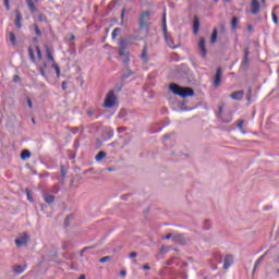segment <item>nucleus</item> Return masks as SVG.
Wrapping results in <instances>:
<instances>
[{"instance_id":"1","label":"nucleus","mask_w":279,"mask_h":279,"mask_svg":"<svg viewBox=\"0 0 279 279\" xmlns=\"http://www.w3.org/2000/svg\"><path fill=\"white\" fill-rule=\"evenodd\" d=\"M170 90L182 98L193 97L194 96V89L191 87H182L178 84H171Z\"/></svg>"},{"instance_id":"2","label":"nucleus","mask_w":279,"mask_h":279,"mask_svg":"<svg viewBox=\"0 0 279 279\" xmlns=\"http://www.w3.org/2000/svg\"><path fill=\"white\" fill-rule=\"evenodd\" d=\"M114 105H117V95L114 94V89H111L106 95L104 107L112 108Z\"/></svg>"},{"instance_id":"3","label":"nucleus","mask_w":279,"mask_h":279,"mask_svg":"<svg viewBox=\"0 0 279 279\" xmlns=\"http://www.w3.org/2000/svg\"><path fill=\"white\" fill-rule=\"evenodd\" d=\"M150 11H143L140 14V29H144L148 27V21L150 20Z\"/></svg>"},{"instance_id":"4","label":"nucleus","mask_w":279,"mask_h":279,"mask_svg":"<svg viewBox=\"0 0 279 279\" xmlns=\"http://www.w3.org/2000/svg\"><path fill=\"white\" fill-rule=\"evenodd\" d=\"M28 240H29L28 234L22 233V234H20V235L15 239V245H16L17 247L26 246Z\"/></svg>"},{"instance_id":"5","label":"nucleus","mask_w":279,"mask_h":279,"mask_svg":"<svg viewBox=\"0 0 279 279\" xmlns=\"http://www.w3.org/2000/svg\"><path fill=\"white\" fill-rule=\"evenodd\" d=\"M129 44L126 41L125 38H122L120 41H119V54L121 57H128V52H126V48H128Z\"/></svg>"},{"instance_id":"6","label":"nucleus","mask_w":279,"mask_h":279,"mask_svg":"<svg viewBox=\"0 0 279 279\" xmlns=\"http://www.w3.org/2000/svg\"><path fill=\"white\" fill-rule=\"evenodd\" d=\"M198 49H199V53L203 58L207 57L208 51L206 48V39L204 37H202L198 41Z\"/></svg>"},{"instance_id":"7","label":"nucleus","mask_w":279,"mask_h":279,"mask_svg":"<svg viewBox=\"0 0 279 279\" xmlns=\"http://www.w3.org/2000/svg\"><path fill=\"white\" fill-rule=\"evenodd\" d=\"M140 59H141L143 64H147L149 62L148 45L147 44L144 45V47L142 49V53L140 56Z\"/></svg>"},{"instance_id":"8","label":"nucleus","mask_w":279,"mask_h":279,"mask_svg":"<svg viewBox=\"0 0 279 279\" xmlns=\"http://www.w3.org/2000/svg\"><path fill=\"white\" fill-rule=\"evenodd\" d=\"M260 12V3L258 0H253L251 3V13L252 14H257Z\"/></svg>"},{"instance_id":"9","label":"nucleus","mask_w":279,"mask_h":279,"mask_svg":"<svg viewBox=\"0 0 279 279\" xmlns=\"http://www.w3.org/2000/svg\"><path fill=\"white\" fill-rule=\"evenodd\" d=\"M172 242L175 243V244L183 245V244H185V236L183 234H180V233L174 234L172 236Z\"/></svg>"},{"instance_id":"10","label":"nucleus","mask_w":279,"mask_h":279,"mask_svg":"<svg viewBox=\"0 0 279 279\" xmlns=\"http://www.w3.org/2000/svg\"><path fill=\"white\" fill-rule=\"evenodd\" d=\"M233 100H242L244 98V90H235L231 94Z\"/></svg>"},{"instance_id":"11","label":"nucleus","mask_w":279,"mask_h":279,"mask_svg":"<svg viewBox=\"0 0 279 279\" xmlns=\"http://www.w3.org/2000/svg\"><path fill=\"white\" fill-rule=\"evenodd\" d=\"M15 26L17 29L22 28V15L19 10L15 11Z\"/></svg>"},{"instance_id":"12","label":"nucleus","mask_w":279,"mask_h":279,"mask_svg":"<svg viewBox=\"0 0 279 279\" xmlns=\"http://www.w3.org/2000/svg\"><path fill=\"white\" fill-rule=\"evenodd\" d=\"M220 83H221V68H218L217 72H216V77L214 81L215 87H218Z\"/></svg>"},{"instance_id":"13","label":"nucleus","mask_w":279,"mask_h":279,"mask_svg":"<svg viewBox=\"0 0 279 279\" xmlns=\"http://www.w3.org/2000/svg\"><path fill=\"white\" fill-rule=\"evenodd\" d=\"M43 198L47 204L54 203V195L52 194H43Z\"/></svg>"},{"instance_id":"14","label":"nucleus","mask_w":279,"mask_h":279,"mask_svg":"<svg viewBox=\"0 0 279 279\" xmlns=\"http://www.w3.org/2000/svg\"><path fill=\"white\" fill-rule=\"evenodd\" d=\"M233 264V257L232 256H227L226 258H225V264H223V268L225 269H228V268H230V266Z\"/></svg>"},{"instance_id":"15","label":"nucleus","mask_w":279,"mask_h":279,"mask_svg":"<svg viewBox=\"0 0 279 279\" xmlns=\"http://www.w3.org/2000/svg\"><path fill=\"white\" fill-rule=\"evenodd\" d=\"M167 45L171 48V49H177L178 45H173V40L168 36V32H167V37L163 36Z\"/></svg>"},{"instance_id":"16","label":"nucleus","mask_w":279,"mask_h":279,"mask_svg":"<svg viewBox=\"0 0 279 279\" xmlns=\"http://www.w3.org/2000/svg\"><path fill=\"white\" fill-rule=\"evenodd\" d=\"M46 56H47V60L49 62H53L54 61V58L52 56V52H51V49L49 48V46H46Z\"/></svg>"},{"instance_id":"17","label":"nucleus","mask_w":279,"mask_h":279,"mask_svg":"<svg viewBox=\"0 0 279 279\" xmlns=\"http://www.w3.org/2000/svg\"><path fill=\"white\" fill-rule=\"evenodd\" d=\"M198 32H199V20L195 17L193 22V33L196 35Z\"/></svg>"},{"instance_id":"18","label":"nucleus","mask_w":279,"mask_h":279,"mask_svg":"<svg viewBox=\"0 0 279 279\" xmlns=\"http://www.w3.org/2000/svg\"><path fill=\"white\" fill-rule=\"evenodd\" d=\"M35 2H36L35 0H26V3L32 13H34L36 11Z\"/></svg>"},{"instance_id":"19","label":"nucleus","mask_w":279,"mask_h":279,"mask_svg":"<svg viewBox=\"0 0 279 279\" xmlns=\"http://www.w3.org/2000/svg\"><path fill=\"white\" fill-rule=\"evenodd\" d=\"M167 32H168V28H167V24H166V12L163 13V17H162V33H163V37L167 38Z\"/></svg>"},{"instance_id":"20","label":"nucleus","mask_w":279,"mask_h":279,"mask_svg":"<svg viewBox=\"0 0 279 279\" xmlns=\"http://www.w3.org/2000/svg\"><path fill=\"white\" fill-rule=\"evenodd\" d=\"M107 157V154L105 151H100L95 156V160L100 162L102 159Z\"/></svg>"},{"instance_id":"21","label":"nucleus","mask_w":279,"mask_h":279,"mask_svg":"<svg viewBox=\"0 0 279 279\" xmlns=\"http://www.w3.org/2000/svg\"><path fill=\"white\" fill-rule=\"evenodd\" d=\"M9 39H10L12 46H16V35L13 32L9 33Z\"/></svg>"},{"instance_id":"22","label":"nucleus","mask_w":279,"mask_h":279,"mask_svg":"<svg viewBox=\"0 0 279 279\" xmlns=\"http://www.w3.org/2000/svg\"><path fill=\"white\" fill-rule=\"evenodd\" d=\"M32 154L29 150H23L22 154H21V159L22 160H25V159H28L31 158Z\"/></svg>"},{"instance_id":"23","label":"nucleus","mask_w":279,"mask_h":279,"mask_svg":"<svg viewBox=\"0 0 279 279\" xmlns=\"http://www.w3.org/2000/svg\"><path fill=\"white\" fill-rule=\"evenodd\" d=\"M24 270H25V267H24V266H21V265L15 266V267L13 268V271H14L15 274H23Z\"/></svg>"},{"instance_id":"24","label":"nucleus","mask_w":279,"mask_h":279,"mask_svg":"<svg viewBox=\"0 0 279 279\" xmlns=\"http://www.w3.org/2000/svg\"><path fill=\"white\" fill-rule=\"evenodd\" d=\"M120 33H121V28H119V27L114 28L111 34V38L117 39V37L120 35Z\"/></svg>"},{"instance_id":"25","label":"nucleus","mask_w":279,"mask_h":279,"mask_svg":"<svg viewBox=\"0 0 279 279\" xmlns=\"http://www.w3.org/2000/svg\"><path fill=\"white\" fill-rule=\"evenodd\" d=\"M248 57H250V51L244 50V59H243V64L246 65L248 63Z\"/></svg>"},{"instance_id":"26","label":"nucleus","mask_w":279,"mask_h":279,"mask_svg":"<svg viewBox=\"0 0 279 279\" xmlns=\"http://www.w3.org/2000/svg\"><path fill=\"white\" fill-rule=\"evenodd\" d=\"M52 68L56 70L57 77L60 78V75H61L60 66L58 64H52Z\"/></svg>"},{"instance_id":"27","label":"nucleus","mask_w":279,"mask_h":279,"mask_svg":"<svg viewBox=\"0 0 279 279\" xmlns=\"http://www.w3.org/2000/svg\"><path fill=\"white\" fill-rule=\"evenodd\" d=\"M216 40H217V29L215 28L214 32H213V35H211L210 43H211V44H215Z\"/></svg>"},{"instance_id":"28","label":"nucleus","mask_w":279,"mask_h":279,"mask_svg":"<svg viewBox=\"0 0 279 279\" xmlns=\"http://www.w3.org/2000/svg\"><path fill=\"white\" fill-rule=\"evenodd\" d=\"M278 7H275V9H274V11H272V13H271V15H272V21H274V24L275 25H278V17H277V15H276V13H275V10L277 9Z\"/></svg>"},{"instance_id":"29","label":"nucleus","mask_w":279,"mask_h":279,"mask_svg":"<svg viewBox=\"0 0 279 279\" xmlns=\"http://www.w3.org/2000/svg\"><path fill=\"white\" fill-rule=\"evenodd\" d=\"M26 194H27V199H28L31 203H33V202H34V198H33V196H32L31 190L26 189Z\"/></svg>"},{"instance_id":"30","label":"nucleus","mask_w":279,"mask_h":279,"mask_svg":"<svg viewBox=\"0 0 279 279\" xmlns=\"http://www.w3.org/2000/svg\"><path fill=\"white\" fill-rule=\"evenodd\" d=\"M238 23H239L238 17H233V19H232V28H233V29L236 28Z\"/></svg>"},{"instance_id":"31","label":"nucleus","mask_w":279,"mask_h":279,"mask_svg":"<svg viewBox=\"0 0 279 279\" xmlns=\"http://www.w3.org/2000/svg\"><path fill=\"white\" fill-rule=\"evenodd\" d=\"M108 260H111V257L105 256V257H102L101 259H99V263L105 264V263H107Z\"/></svg>"},{"instance_id":"32","label":"nucleus","mask_w":279,"mask_h":279,"mask_svg":"<svg viewBox=\"0 0 279 279\" xmlns=\"http://www.w3.org/2000/svg\"><path fill=\"white\" fill-rule=\"evenodd\" d=\"M35 34L39 37L43 35L41 31L39 29V27L37 25H35Z\"/></svg>"},{"instance_id":"33","label":"nucleus","mask_w":279,"mask_h":279,"mask_svg":"<svg viewBox=\"0 0 279 279\" xmlns=\"http://www.w3.org/2000/svg\"><path fill=\"white\" fill-rule=\"evenodd\" d=\"M3 4H4L7 11H10V0H3Z\"/></svg>"},{"instance_id":"34","label":"nucleus","mask_w":279,"mask_h":279,"mask_svg":"<svg viewBox=\"0 0 279 279\" xmlns=\"http://www.w3.org/2000/svg\"><path fill=\"white\" fill-rule=\"evenodd\" d=\"M36 50H37V58L41 59L43 53H41L40 48L38 46L36 47Z\"/></svg>"},{"instance_id":"35","label":"nucleus","mask_w":279,"mask_h":279,"mask_svg":"<svg viewBox=\"0 0 279 279\" xmlns=\"http://www.w3.org/2000/svg\"><path fill=\"white\" fill-rule=\"evenodd\" d=\"M26 101H27V105H28V107L31 108V109H33V102H32V100H31V98H26Z\"/></svg>"},{"instance_id":"36","label":"nucleus","mask_w":279,"mask_h":279,"mask_svg":"<svg viewBox=\"0 0 279 279\" xmlns=\"http://www.w3.org/2000/svg\"><path fill=\"white\" fill-rule=\"evenodd\" d=\"M243 125H244V121L241 120V121L238 123V129H239V130H242V129H243Z\"/></svg>"},{"instance_id":"37","label":"nucleus","mask_w":279,"mask_h":279,"mask_svg":"<svg viewBox=\"0 0 279 279\" xmlns=\"http://www.w3.org/2000/svg\"><path fill=\"white\" fill-rule=\"evenodd\" d=\"M221 114H222V107L219 108V111H218V113H217V117H218L219 119H221Z\"/></svg>"},{"instance_id":"38","label":"nucleus","mask_w":279,"mask_h":279,"mask_svg":"<svg viewBox=\"0 0 279 279\" xmlns=\"http://www.w3.org/2000/svg\"><path fill=\"white\" fill-rule=\"evenodd\" d=\"M258 265H260V260L257 259V260L255 262V266H254V269H253L254 271L256 270V268L258 267Z\"/></svg>"},{"instance_id":"39","label":"nucleus","mask_w":279,"mask_h":279,"mask_svg":"<svg viewBox=\"0 0 279 279\" xmlns=\"http://www.w3.org/2000/svg\"><path fill=\"white\" fill-rule=\"evenodd\" d=\"M137 255H138V254H137L136 252H133V253L130 254L129 257H130V258H134V257H136Z\"/></svg>"},{"instance_id":"40","label":"nucleus","mask_w":279,"mask_h":279,"mask_svg":"<svg viewBox=\"0 0 279 279\" xmlns=\"http://www.w3.org/2000/svg\"><path fill=\"white\" fill-rule=\"evenodd\" d=\"M120 276H122V278H125V276H126V270H121V271H120Z\"/></svg>"},{"instance_id":"41","label":"nucleus","mask_w":279,"mask_h":279,"mask_svg":"<svg viewBox=\"0 0 279 279\" xmlns=\"http://www.w3.org/2000/svg\"><path fill=\"white\" fill-rule=\"evenodd\" d=\"M19 81H20V76H19V75H15L14 78H13V82H14V83H19Z\"/></svg>"},{"instance_id":"42","label":"nucleus","mask_w":279,"mask_h":279,"mask_svg":"<svg viewBox=\"0 0 279 279\" xmlns=\"http://www.w3.org/2000/svg\"><path fill=\"white\" fill-rule=\"evenodd\" d=\"M61 88H62L63 90H66V82H62Z\"/></svg>"},{"instance_id":"43","label":"nucleus","mask_w":279,"mask_h":279,"mask_svg":"<svg viewBox=\"0 0 279 279\" xmlns=\"http://www.w3.org/2000/svg\"><path fill=\"white\" fill-rule=\"evenodd\" d=\"M142 268L145 269V270H150V266L149 265H143Z\"/></svg>"},{"instance_id":"44","label":"nucleus","mask_w":279,"mask_h":279,"mask_svg":"<svg viewBox=\"0 0 279 279\" xmlns=\"http://www.w3.org/2000/svg\"><path fill=\"white\" fill-rule=\"evenodd\" d=\"M172 236H173V235H172L171 233H169V234H167V235L165 236V239H166V240H170V239H172Z\"/></svg>"},{"instance_id":"45","label":"nucleus","mask_w":279,"mask_h":279,"mask_svg":"<svg viewBox=\"0 0 279 279\" xmlns=\"http://www.w3.org/2000/svg\"><path fill=\"white\" fill-rule=\"evenodd\" d=\"M264 257H265V254L262 255L257 260H259V263H260V262H263Z\"/></svg>"},{"instance_id":"46","label":"nucleus","mask_w":279,"mask_h":279,"mask_svg":"<svg viewBox=\"0 0 279 279\" xmlns=\"http://www.w3.org/2000/svg\"><path fill=\"white\" fill-rule=\"evenodd\" d=\"M264 257H265V254L262 255L257 260H259V263H260V262H263Z\"/></svg>"},{"instance_id":"47","label":"nucleus","mask_w":279,"mask_h":279,"mask_svg":"<svg viewBox=\"0 0 279 279\" xmlns=\"http://www.w3.org/2000/svg\"><path fill=\"white\" fill-rule=\"evenodd\" d=\"M264 257H265V254L262 255L257 260H259V263H260V262H263Z\"/></svg>"},{"instance_id":"48","label":"nucleus","mask_w":279,"mask_h":279,"mask_svg":"<svg viewBox=\"0 0 279 279\" xmlns=\"http://www.w3.org/2000/svg\"><path fill=\"white\" fill-rule=\"evenodd\" d=\"M87 114H89V117H92L94 114L93 110L87 111Z\"/></svg>"},{"instance_id":"49","label":"nucleus","mask_w":279,"mask_h":279,"mask_svg":"<svg viewBox=\"0 0 279 279\" xmlns=\"http://www.w3.org/2000/svg\"><path fill=\"white\" fill-rule=\"evenodd\" d=\"M110 137L114 136V131L109 132Z\"/></svg>"},{"instance_id":"50","label":"nucleus","mask_w":279,"mask_h":279,"mask_svg":"<svg viewBox=\"0 0 279 279\" xmlns=\"http://www.w3.org/2000/svg\"><path fill=\"white\" fill-rule=\"evenodd\" d=\"M240 132H241L242 134H246V131H245L244 129H240Z\"/></svg>"},{"instance_id":"51","label":"nucleus","mask_w":279,"mask_h":279,"mask_svg":"<svg viewBox=\"0 0 279 279\" xmlns=\"http://www.w3.org/2000/svg\"><path fill=\"white\" fill-rule=\"evenodd\" d=\"M29 54L34 59V54H33V51L31 50V48H29Z\"/></svg>"},{"instance_id":"52","label":"nucleus","mask_w":279,"mask_h":279,"mask_svg":"<svg viewBox=\"0 0 279 279\" xmlns=\"http://www.w3.org/2000/svg\"><path fill=\"white\" fill-rule=\"evenodd\" d=\"M39 72L41 73L43 76H45V71L43 69Z\"/></svg>"},{"instance_id":"53","label":"nucleus","mask_w":279,"mask_h":279,"mask_svg":"<svg viewBox=\"0 0 279 279\" xmlns=\"http://www.w3.org/2000/svg\"><path fill=\"white\" fill-rule=\"evenodd\" d=\"M78 279H86L85 275H82Z\"/></svg>"},{"instance_id":"54","label":"nucleus","mask_w":279,"mask_h":279,"mask_svg":"<svg viewBox=\"0 0 279 279\" xmlns=\"http://www.w3.org/2000/svg\"><path fill=\"white\" fill-rule=\"evenodd\" d=\"M124 11H125V10H123V11H122V14H121L122 20L124 19Z\"/></svg>"},{"instance_id":"55","label":"nucleus","mask_w":279,"mask_h":279,"mask_svg":"<svg viewBox=\"0 0 279 279\" xmlns=\"http://www.w3.org/2000/svg\"><path fill=\"white\" fill-rule=\"evenodd\" d=\"M230 121H231V120H228V121L222 120V123H230Z\"/></svg>"},{"instance_id":"56","label":"nucleus","mask_w":279,"mask_h":279,"mask_svg":"<svg viewBox=\"0 0 279 279\" xmlns=\"http://www.w3.org/2000/svg\"><path fill=\"white\" fill-rule=\"evenodd\" d=\"M61 173H62V175H65V174H66V172H64V170H61Z\"/></svg>"},{"instance_id":"57","label":"nucleus","mask_w":279,"mask_h":279,"mask_svg":"<svg viewBox=\"0 0 279 279\" xmlns=\"http://www.w3.org/2000/svg\"><path fill=\"white\" fill-rule=\"evenodd\" d=\"M161 252H165V246H161Z\"/></svg>"},{"instance_id":"58","label":"nucleus","mask_w":279,"mask_h":279,"mask_svg":"<svg viewBox=\"0 0 279 279\" xmlns=\"http://www.w3.org/2000/svg\"><path fill=\"white\" fill-rule=\"evenodd\" d=\"M124 62H125V64H128L129 63V59H126Z\"/></svg>"},{"instance_id":"59","label":"nucleus","mask_w":279,"mask_h":279,"mask_svg":"<svg viewBox=\"0 0 279 279\" xmlns=\"http://www.w3.org/2000/svg\"><path fill=\"white\" fill-rule=\"evenodd\" d=\"M71 218H72V216H69V217L66 218V220H68V219H71Z\"/></svg>"},{"instance_id":"60","label":"nucleus","mask_w":279,"mask_h":279,"mask_svg":"<svg viewBox=\"0 0 279 279\" xmlns=\"http://www.w3.org/2000/svg\"><path fill=\"white\" fill-rule=\"evenodd\" d=\"M88 248H83V253L85 252V251H87Z\"/></svg>"},{"instance_id":"61","label":"nucleus","mask_w":279,"mask_h":279,"mask_svg":"<svg viewBox=\"0 0 279 279\" xmlns=\"http://www.w3.org/2000/svg\"><path fill=\"white\" fill-rule=\"evenodd\" d=\"M32 121H33V123L35 124V119H34V118L32 119Z\"/></svg>"},{"instance_id":"62","label":"nucleus","mask_w":279,"mask_h":279,"mask_svg":"<svg viewBox=\"0 0 279 279\" xmlns=\"http://www.w3.org/2000/svg\"><path fill=\"white\" fill-rule=\"evenodd\" d=\"M266 0H262V3H265Z\"/></svg>"},{"instance_id":"63","label":"nucleus","mask_w":279,"mask_h":279,"mask_svg":"<svg viewBox=\"0 0 279 279\" xmlns=\"http://www.w3.org/2000/svg\"><path fill=\"white\" fill-rule=\"evenodd\" d=\"M277 274H279V268L277 269Z\"/></svg>"},{"instance_id":"64","label":"nucleus","mask_w":279,"mask_h":279,"mask_svg":"<svg viewBox=\"0 0 279 279\" xmlns=\"http://www.w3.org/2000/svg\"><path fill=\"white\" fill-rule=\"evenodd\" d=\"M130 75H133V72H130Z\"/></svg>"}]
</instances>
